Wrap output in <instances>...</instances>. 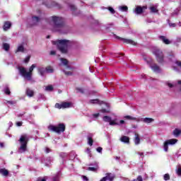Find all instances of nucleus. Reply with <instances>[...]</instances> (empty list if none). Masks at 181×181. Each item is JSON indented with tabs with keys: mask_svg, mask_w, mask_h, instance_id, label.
Listing matches in <instances>:
<instances>
[{
	"mask_svg": "<svg viewBox=\"0 0 181 181\" xmlns=\"http://www.w3.org/2000/svg\"><path fill=\"white\" fill-rule=\"evenodd\" d=\"M35 68H36V64H33L29 68V71H27L26 68H25L23 66H18V70L19 71V73H20L21 76H22V77H24L25 78L30 81V80H32L33 70Z\"/></svg>",
	"mask_w": 181,
	"mask_h": 181,
	"instance_id": "obj_1",
	"label": "nucleus"
},
{
	"mask_svg": "<svg viewBox=\"0 0 181 181\" xmlns=\"http://www.w3.org/2000/svg\"><path fill=\"white\" fill-rule=\"evenodd\" d=\"M55 45L61 53L66 54L68 52L69 45H70V40H58L56 41Z\"/></svg>",
	"mask_w": 181,
	"mask_h": 181,
	"instance_id": "obj_2",
	"label": "nucleus"
},
{
	"mask_svg": "<svg viewBox=\"0 0 181 181\" xmlns=\"http://www.w3.org/2000/svg\"><path fill=\"white\" fill-rule=\"evenodd\" d=\"M18 141L21 144V146L18 148V151L20 152V153H23V152H26L28 149V142H29V137H28V135H22Z\"/></svg>",
	"mask_w": 181,
	"mask_h": 181,
	"instance_id": "obj_3",
	"label": "nucleus"
},
{
	"mask_svg": "<svg viewBox=\"0 0 181 181\" xmlns=\"http://www.w3.org/2000/svg\"><path fill=\"white\" fill-rule=\"evenodd\" d=\"M54 30H60L64 28V20L62 17L54 16L52 17Z\"/></svg>",
	"mask_w": 181,
	"mask_h": 181,
	"instance_id": "obj_4",
	"label": "nucleus"
},
{
	"mask_svg": "<svg viewBox=\"0 0 181 181\" xmlns=\"http://www.w3.org/2000/svg\"><path fill=\"white\" fill-rule=\"evenodd\" d=\"M48 130L51 132H55L56 134H62L66 131V125L64 123H59L57 126L50 124L48 126Z\"/></svg>",
	"mask_w": 181,
	"mask_h": 181,
	"instance_id": "obj_5",
	"label": "nucleus"
},
{
	"mask_svg": "<svg viewBox=\"0 0 181 181\" xmlns=\"http://www.w3.org/2000/svg\"><path fill=\"white\" fill-rule=\"evenodd\" d=\"M153 54H155L156 59L159 64H163V63H165V55H163L162 50L156 49L153 52Z\"/></svg>",
	"mask_w": 181,
	"mask_h": 181,
	"instance_id": "obj_6",
	"label": "nucleus"
},
{
	"mask_svg": "<svg viewBox=\"0 0 181 181\" xmlns=\"http://www.w3.org/2000/svg\"><path fill=\"white\" fill-rule=\"evenodd\" d=\"M146 62L147 64H149V66L151 67V70H153V71H154L155 73H159L160 71V67H159L158 65L156 64H153V59H146Z\"/></svg>",
	"mask_w": 181,
	"mask_h": 181,
	"instance_id": "obj_7",
	"label": "nucleus"
},
{
	"mask_svg": "<svg viewBox=\"0 0 181 181\" xmlns=\"http://www.w3.org/2000/svg\"><path fill=\"white\" fill-rule=\"evenodd\" d=\"M70 107H71V103L70 102H62L61 104H55V108H58V110H62V108H70Z\"/></svg>",
	"mask_w": 181,
	"mask_h": 181,
	"instance_id": "obj_8",
	"label": "nucleus"
},
{
	"mask_svg": "<svg viewBox=\"0 0 181 181\" xmlns=\"http://www.w3.org/2000/svg\"><path fill=\"white\" fill-rule=\"evenodd\" d=\"M115 37L116 39H119V40H122L123 43H127V45H132V46H136V42L132 40L122 38L119 36H116Z\"/></svg>",
	"mask_w": 181,
	"mask_h": 181,
	"instance_id": "obj_9",
	"label": "nucleus"
},
{
	"mask_svg": "<svg viewBox=\"0 0 181 181\" xmlns=\"http://www.w3.org/2000/svg\"><path fill=\"white\" fill-rule=\"evenodd\" d=\"M114 179H115V175L108 173H106V176L103 177L100 181H112Z\"/></svg>",
	"mask_w": 181,
	"mask_h": 181,
	"instance_id": "obj_10",
	"label": "nucleus"
},
{
	"mask_svg": "<svg viewBox=\"0 0 181 181\" xmlns=\"http://www.w3.org/2000/svg\"><path fill=\"white\" fill-rule=\"evenodd\" d=\"M145 9H148L146 6H137L135 9V13H136V15H141V13H144V11H145Z\"/></svg>",
	"mask_w": 181,
	"mask_h": 181,
	"instance_id": "obj_11",
	"label": "nucleus"
},
{
	"mask_svg": "<svg viewBox=\"0 0 181 181\" xmlns=\"http://www.w3.org/2000/svg\"><path fill=\"white\" fill-rule=\"evenodd\" d=\"M11 26H12V23H11V21H5L3 25V29L4 32H6V30H9Z\"/></svg>",
	"mask_w": 181,
	"mask_h": 181,
	"instance_id": "obj_12",
	"label": "nucleus"
},
{
	"mask_svg": "<svg viewBox=\"0 0 181 181\" xmlns=\"http://www.w3.org/2000/svg\"><path fill=\"white\" fill-rule=\"evenodd\" d=\"M158 39L160 40L163 41V43H164V45H170L171 42L169 39H167L165 36L164 35H160L158 37Z\"/></svg>",
	"mask_w": 181,
	"mask_h": 181,
	"instance_id": "obj_13",
	"label": "nucleus"
},
{
	"mask_svg": "<svg viewBox=\"0 0 181 181\" xmlns=\"http://www.w3.org/2000/svg\"><path fill=\"white\" fill-rule=\"evenodd\" d=\"M0 175L4 176V177H8L9 176V170L6 168H0Z\"/></svg>",
	"mask_w": 181,
	"mask_h": 181,
	"instance_id": "obj_14",
	"label": "nucleus"
},
{
	"mask_svg": "<svg viewBox=\"0 0 181 181\" xmlns=\"http://www.w3.org/2000/svg\"><path fill=\"white\" fill-rule=\"evenodd\" d=\"M90 104H99V105H102V104H105L104 101L99 100L98 99H92L89 101Z\"/></svg>",
	"mask_w": 181,
	"mask_h": 181,
	"instance_id": "obj_15",
	"label": "nucleus"
},
{
	"mask_svg": "<svg viewBox=\"0 0 181 181\" xmlns=\"http://www.w3.org/2000/svg\"><path fill=\"white\" fill-rule=\"evenodd\" d=\"M135 138L134 139V142L135 145H139L141 144V138H139V134L138 133H135Z\"/></svg>",
	"mask_w": 181,
	"mask_h": 181,
	"instance_id": "obj_16",
	"label": "nucleus"
},
{
	"mask_svg": "<svg viewBox=\"0 0 181 181\" xmlns=\"http://www.w3.org/2000/svg\"><path fill=\"white\" fill-rule=\"evenodd\" d=\"M120 141L124 144H129V137L127 136H122L120 138Z\"/></svg>",
	"mask_w": 181,
	"mask_h": 181,
	"instance_id": "obj_17",
	"label": "nucleus"
},
{
	"mask_svg": "<svg viewBox=\"0 0 181 181\" xmlns=\"http://www.w3.org/2000/svg\"><path fill=\"white\" fill-rule=\"evenodd\" d=\"M32 22H33V25H37V23H39V22H40V18H39L36 16H32Z\"/></svg>",
	"mask_w": 181,
	"mask_h": 181,
	"instance_id": "obj_18",
	"label": "nucleus"
},
{
	"mask_svg": "<svg viewBox=\"0 0 181 181\" xmlns=\"http://www.w3.org/2000/svg\"><path fill=\"white\" fill-rule=\"evenodd\" d=\"M26 95H28V97H33V95H35V92L31 89L28 88L26 90Z\"/></svg>",
	"mask_w": 181,
	"mask_h": 181,
	"instance_id": "obj_19",
	"label": "nucleus"
},
{
	"mask_svg": "<svg viewBox=\"0 0 181 181\" xmlns=\"http://www.w3.org/2000/svg\"><path fill=\"white\" fill-rule=\"evenodd\" d=\"M168 145H175V144H176V142H177V139H171L169 140L165 141Z\"/></svg>",
	"mask_w": 181,
	"mask_h": 181,
	"instance_id": "obj_20",
	"label": "nucleus"
},
{
	"mask_svg": "<svg viewBox=\"0 0 181 181\" xmlns=\"http://www.w3.org/2000/svg\"><path fill=\"white\" fill-rule=\"evenodd\" d=\"M154 119L151 117H146L144 119L143 122H145V124H151V122H153Z\"/></svg>",
	"mask_w": 181,
	"mask_h": 181,
	"instance_id": "obj_21",
	"label": "nucleus"
},
{
	"mask_svg": "<svg viewBox=\"0 0 181 181\" xmlns=\"http://www.w3.org/2000/svg\"><path fill=\"white\" fill-rule=\"evenodd\" d=\"M3 49L4 50H6V52H8L9 49H11V45L6 42H4L3 43Z\"/></svg>",
	"mask_w": 181,
	"mask_h": 181,
	"instance_id": "obj_22",
	"label": "nucleus"
},
{
	"mask_svg": "<svg viewBox=\"0 0 181 181\" xmlns=\"http://www.w3.org/2000/svg\"><path fill=\"white\" fill-rule=\"evenodd\" d=\"M21 52V53H23V52H25V47H23V45H20L18 47L16 53H18Z\"/></svg>",
	"mask_w": 181,
	"mask_h": 181,
	"instance_id": "obj_23",
	"label": "nucleus"
},
{
	"mask_svg": "<svg viewBox=\"0 0 181 181\" xmlns=\"http://www.w3.org/2000/svg\"><path fill=\"white\" fill-rule=\"evenodd\" d=\"M47 8H53V6H57V8H62V6H60V5H59V4L54 2V1H52L51 2V5L50 6H47Z\"/></svg>",
	"mask_w": 181,
	"mask_h": 181,
	"instance_id": "obj_24",
	"label": "nucleus"
},
{
	"mask_svg": "<svg viewBox=\"0 0 181 181\" xmlns=\"http://www.w3.org/2000/svg\"><path fill=\"white\" fill-rule=\"evenodd\" d=\"M45 71H47V73H53L54 69H53V67L51 66H48L45 68Z\"/></svg>",
	"mask_w": 181,
	"mask_h": 181,
	"instance_id": "obj_25",
	"label": "nucleus"
},
{
	"mask_svg": "<svg viewBox=\"0 0 181 181\" xmlns=\"http://www.w3.org/2000/svg\"><path fill=\"white\" fill-rule=\"evenodd\" d=\"M173 134L175 135V136H179L181 134V131L179 129H174Z\"/></svg>",
	"mask_w": 181,
	"mask_h": 181,
	"instance_id": "obj_26",
	"label": "nucleus"
},
{
	"mask_svg": "<svg viewBox=\"0 0 181 181\" xmlns=\"http://www.w3.org/2000/svg\"><path fill=\"white\" fill-rule=\"evenodd\" d=\"M38 71H39L40 76H45V73H46V69L44 67L40 68V69H38Z\"/></svg>",
	"mask_w": 181,
	"mask_h": 181,
	"instance_id": "obj_27",
	"label": "nucleus"
},
{
	"mask_svg": "<svg viewBox=\"0 0 181 181\" xmlns=\"http://www.w3.org/2000/svg\"><path fill=\"white\" fill-rule=\"evenodd\" d=\"M119 11L122 12H128V6H122L119 7Z\"/></svg>",
	"mask_w": 181,
	"mask_h": 181,
	"instance_id": "obj_28",
	"label": "nucleus"
},
{
	"mask_svg": "<svg viewBox=\"0 0 181 181\" xmlns=\"http://www.w3.org/2000/svg\"><path fill=\"white\" fill-rule=\"evenodd\" d=\"M163 148H164L165 152H168L169 149V143H168L166 141L164 142Z\"/></svg>",
	"mask_w": 181,
	"mask_h": 181,
	"instance_id": "obj_29",
	"label": "nucleus"
},
{
	"mask_svg": "<svg viewBox=\"0 0 181 181\" xmlns=\"http://www.w3.org/2000/svg\"><path fill=\"white\" fill-rule=\"evenodd\" d=\"M88 144L90 146H93L94 144V140H93V137H88Z\"/></svg>",
	"mask_w": 181,
	"mask_h": 181,
	"instance_id": "obj_30",
	"label": "nucleus"
},
{
	"mask_svg": "<svg viewBox=\"0 0 181 181\" xmlns=\"http://www.w3.org/2000/svg\"><path fill=\"white\" fill-rule=\"evenodd\" d=\"M176 174L177 176H181V165H178L177 169L175 170Z\"/></svg>",
	"mask_w": 181,
	"mask_h": 181,
	"instance_id": "obj_31",
	"label": "nucleus"
},
{
	"mask_svg": "<svg viewBox=\"0 0 181 181\" xmlns=\"http://www.w3.org/2000/svg\"><path fill=\"white\" fill-rule=\"evenodd\" d=\"M110 125L114 126V125H119V123L117 122V119L110 120Z\"/></svg>",
	"mask_w": 181,
	"mask_h": 181,
	"instance_id": "obj_32",
	"label": "nucleus"
},
{
	"mask_svg": "<svg viewBox=\"0 0 181 181\" xmlns=\"http://www.w3.org/2000/svg\"><path fill=\"white\" fill-rule=\"evenodd\" d=\"M150 11L152 13H156V12H158V8H156L155 6H151Z\"/></svg>",
	"mask_w": 181,
	"mask_h": 181,
	"instance_id": "obj_33",
	"label": "nucleus"
},
{
	"mask_svg": "<svg viewBox=\"0 0 181 181\" xmlns=\"http://www.w3.org/2000/svg\"><path fill=\"white\" fill-rule=\"evenodd\" d=\"M124 118L125 119H129L132 121L136 120V117H132V116H129V115L124 116Z\"/></svg>",
	"mask_w": 181,
	"mask_h": 181,
	"instance_id": "obj_34",
	"label": "nucleus"
},
{
	"mask_svg": "<svg viewBox=\"0 0 181 181\" xmlns=\"http://www.w3.org/2000/svg\"><path fill=\"white\" fill-rule=\"evenodd\" d=\"M61 62L64 66H67V64H69V61L66 59L61 58Z\"/></svg>",
	"mask_w": 181,
	"mask_h": 181,
	"instance_id": "obj_35",
	"label": "nucleus"
},
{
	"mask_svg": "<svg viewBox=\"0 0 181 181\" xmlns=\"http://www.w3.org/2000/svg\"><path fill=\"white\" fill-rule=\"evenodd\" d=\"M103 121H105V122H110L111 117H110L108 116H104L103 117Z\"/></svg>",
	"mask_w": 181,
	"mask_h": 181,
	"instance_id": "obj_36",
	"label": "nucleus"
},
{
	"mask_svg": "<svg viewBox=\"0 0 181 181\" xmlns=\"http://www.w3.org/2000/svg\"><path fill=\"white\" fill-rule=\"evenodd\" d=\"M107 9L110 12V13H112V15H114V13H115V10L111 7V6H109L107 8Z\"/></svg>",
	"mask_w": 181,
	"mask_h": 181,
	"instance_id": "obj_37",
	"label": "nucleus"
},
{
	"mask_svg": "<svg viewBox=\"0 0 181 181\" xmlns=\"http://www.w3.org/2000/svg\"><path fill=\"white\" fill-rule=\"evenodd\" d=\"M4 93L5 94H6V95H11V90L9 89V88H6L4 89Z\"/></svg>",
	"mask_w": 181,
	"mask_h": 181,
	"instance_id": "obj_38",
	"label": "nucleus"
},
{
	"mask_svg": "<svg viewBox=\"0 0 181 181\" xmlns=\"http://www.w3.org/2000/svg\"><path fill=\"white\" fill-rule=\"evenodd\" d=\"M163 179L164 180H170V175L168 173L165 174L163 176Z\"/></svg>",
	"mask_w": 181,
	"mask_h": 181,
	"instance_id": "obj_39",
	"label": "nucleus"
},
{
	"mask_svg": "<svg viewBox=\"0 0 181 181\" xmlns=\"http://www.w3.org/2000/svg\"><path fill=\"white\" fill-rule=\"evenodd\" d=\"M45 90H47V91H53V86L49 85L46 86Z\"/></svg>",
	"mask_w": 181,
	"mask_h": 181,
	"instance_id": "obj_40",
	"label": "nucleus"
},
{
	"mask_svg": "<svg viewBox=\"0 0 181 181\" xmlns=\"http://www.w3.org/2000/svg\"><path fill=\"white\" fill-rule=\"evenodd\" d=\"M6 103L9 104L10 105H15V104H16V101H15V100H7Z\"/></svg>",
	"mask_w": 181,
	"mask_h": 181,
	"instance_id": "obj_41",
	"label": "nucleus"
},
{
	"mask_svg": "<svg viewBox=\"0 0 181 181\" xmlns=\"http://www.w3.org/2000/svg\"><path fill=\"white\" fill-rule=\"evenodd\" d=\"M87 170L91 172H97V168L95 167H88Z\"/></svg>",
	"mask_w": 181,
	"mask_h": 181,
	"instance_id": "obj_42",
	"label": "nucleus"
},
{
	"mask_svg": "<svg viewBox=\"0 0 181 181\" xmlns=\"http://www.w3.org/2000/svg\"><path fill=\"white\" fill-rule=\"evenodd\" d=\"M69 8H70L71 11H72L73 12H74V11H76V9H77L76 6H74L73 4L69 5Z\"/></svg>",
	"mask_w": 181,
	"mask_h": 181,
	"instance_id": "obj_43",
	"label": "nucleus"
},
{
	"mask_svg": "<svg viewBox=\"0 0 181 181\" xmlns=\"http://www.w3.org/2000/svg\"><path fill=\"white\" fill-rule=\"evenodd\" d=\"M76 90H78V93H81V94H84V89H83L82 88H76Z\"/></svg>",
	"mask_w": 181,
	"mask_h": 181,
	"instance_id": "obj_44",
	"label": "nucleus"
},
{
	"mask_svg": "<svg viewBox=\"0 0 181 181\" xmlns=\"http://www.w3.org/2000/svg\"><path fill=\"white\" fill-rule=\"evenodd\" d=\"M64 73L65 76H72L73 75V72H71V71H64Z\"/></svg>",
	"mask_w": 181,
	"mask_h": 181,
	"instance_id": "obj_45",
	"label": "nucleus"
},
{
	"mask_svg": "<svg viewBox=\"0 0 181 181\" xmlns=\"http://www.w3.org/2000/svg\"><path fill=\"white\" fill-rule=\"evenodd\" d=\"M30 60V56H28L25 59V63H29V61Z\"/></svg>",
	"mask_w": 181,
	"mask_h": 181,
	"instance_id": "obj_46",
	"label": "nucleus"
},
{
	"mask_svg": "<svg viewBox=\"0 0 181 181\" xmlns=\"http://www.w3.org/2000/svg\"><path fill=\"white\" fill-rule=\"evenodd\" d=\"M97 152H98L99 153H101L103 152V147H98L96 148Z\"/></svg>",
	"mask_w": 181,
	"mask_h": 181,
	"instance_id": "obj_47",
	"label": "nucleus"
},
{
	"mask_svg": "<svg viewBox=\"0 0 181 181\" xmlns=\"http://www.w3.org/2000/svg\"><path fill=\"white\" fill-rule=\"evenodd\" d=\"M100 112L108 113V112H110V110H107L106 109H102V110H100Z\"/></svg>",
	"mask_w": 181,
	"mask_h": 181,
	"instance_id": "obj_48",
	"label": "nucleus"
},
{
	"mask_svg": "<svg viewBox=\"0 0 181 181\" xmlns=\"http://www.w3.org/2000/svg\"><path fill=\"white\" fill-rule=\"evenodd\" d=\"M169 26H170V28H175L176 27V23H169Z\"/></svg>",
	"mask_w": 181,
	"mask_h": 181,
	"instance_id": "obj_49",
	"label": "nucleus"
},
{
	"mask_svg": "<svg viewBox=\"0 0 181 181\" xmlns=\"http://www.w3.org/2000/svg\"><path fill=\"white\" fill-rule=\"evenodd\" d=\"M50 152H52V149L49 148H45V153H50Z\"/></svg>",
	"mask_w": 181,
	"mask_h": 181,
	"instance_id": "obj_50",
	"label": "nucleus"
},
{
	"mask_svg": "<svg viewBox=\"0 0 181 181\" xmlns=\"http://www.w3.org/2000/svg\"><path fill=\"white\" fill-rule=\"evenodd\" d=\"M175 64L181 68V61H175Z\"/></svg>",
	"mask_w": 181,
	"mask_h": 181,
	"instance_id": "obj_51",
	"label": "nucleus"
},
{
	"mask_svg": "<svg viewBox=\"0 0 181 181\" xmlns=\"http://www.w3.org/2000/svg\"><path fill=\"white\" fill-rule=\"evenodd\" d=\"M136 180L137 181H143L144 180L142 179V176L141 175H139L136 178Z\"/></svg>",
	"mask_w": 181,
	"mask_h": 181,
	"instance_id": "obj_52",
	"label": "nucleus"
},
{
	"mask_svg": "<svg viewBox=\"0 0 181 181\" xmlns=\"http://www.w3.org/2000/svg\"><path fill=\"white\" fill-rule=\"evenodd\" d=\"M82 179L84 181H88V177H87V176H86V175H82Z\"/></svg>",
	"mask_w": 181,
	"mask_h": 181,
	"instance_id": "obj_53",
	"label": "nucleus"
},
{
	"mask_svg": "<svg viewBox=\"0 0 181 181\" xmlns=\"http://www.w3.org/2000/svg\"><path fill=\"white\" fill-rule=\"evenodd\" d=\"M86 152H87V153H88V155L91 154V150L90 149V148H86Z\"/></svg>",
	"mask_w": 181,
	"mask_h": 181,
	"instance_id": "obj_54",
	"label": "nucleus"
},
{
	"mask_svg": "<svg viewBox=\"0 0 181 181\" xmlns=\"http://www.w3.org/2000/svg\"><path fill=\"white\" fill-rule=\"evenodd\" d=\"M49 54H50L51 56H54V55H56V51H51L50 53H49Z\"/></svg>",
	"mask_w": 181,
	"mask_h": 181,
	"instance_id": "obj_55",
	"label": "nucleus"
},
{
	"mask_svg": "<svg viewBox=\"0 0 181 181\" xmlns=\"http://www.w3.org/2000/svg\"><path fill=\"white\" fill-rule=\"evenodd\" d=\"M17 127H22V122H18L16 123Z\"/></svg>",
	"mask_w": 181,
	"mask_h": 181,
	"instance_id": "obj_56",
	"label": "nucleus"
},
{
	"mask_svg": "<svg viewBox=\"0 0 181 181\" xmlns=\"http://www.w3.org/2000/svg\"><path fill=\"white\" fill-rule=\"evenodd\" d=\"M119 124H120L121 125H122L123 124H125V121H124V120H120Z\"/></svg>",
	"mask_w": 181,
	"mask_h": 181,
	"instance_id": "obj_57",
	"label": "nucleus"
},
{
	"mask_svg": "<svg viewBox=\"0 0 181 181\" xmlns=\"http://www.w3.org/2000/svg\"><path fill=\"white\" fill-rule=\"evenodd\" d=\"M168 87H170V88H172L173 87V84L168 83Z\"/></svg>",
	"mask_w": 181,
	"mask_h": 181,
	"instance_id": "obj_58",
	"label": "nucleus"
},
{
	"mask_svg": "<svg viewBox=\"0 0 181 181\" xmlns=\"http://www.w3.org/2000/svg\"><path fill=\"white\" fill-rule=\"evenodd\" d=\"M94 117H100V113H96L94 115Z\"/></svg>",
	"mask_w": 181,
	"mask_h": 181,
	"instance_id": "obj_59",
	"label": "nucleus"
},
{
	"mask_svg": "<svg viewBox=\"0 0 181 181\" xmlns=\"http://www.w3.org/2000/svg\"><path fill=\"white\" fill-rule=\"evenodd\" d=\"M0 146H1V148H4V143H0Z\"/></svg>",
	"mask_w": 181,
	"mask_h": 181,
	"instance_id": "obj_60",
	"label": "nucleus"
},
{
	"mask_svg": "<svg viewBox=\"0 0 181 181\" xmlns=\"http://www.w3.org/2000/svg\"><path fill=\"white\" fill-rule=\"evenodd\" d=\"M139 155H140V156L144 157V153H139Z\"/></svg>",
	"mask_w": 181,
	"mask_h": 181,
	"instance_id": "obj_61",
	"label": "nucleus"
},
{
	"mask_svg": "<svg viewBox=\"0 0 181 181\" xmlns=\"http://www.w3.org/2000/svg\"><path fill=\"white\" fill-rule=\"evenodd\" d=\"M178 84L181 85V80L177 81Z\"/></svg>",
	"mask_w": 181,
	"mask_h": 181,
	"instance_id": "obj_62",
	"label": "nucleus"
},
{
	"mask_svg": "<svg viewBox=\"0 0 181 181\" xmlns=\"http://www.w3.org/2000/svg\"><path fill=\"white\" fill-rule=\"evenodd\" d=\"M47 39H50V35H47Z\"/></svg>",
	"mask_w": 181,
	"mask_h": 181,
	"instance_id": "obj_63",
	"label": "nucleus"
},
{
	"mask_svg": "<svg viewBox=\"0 0 181 181\" xmlns=\"http://www.w3.org/2000/svg\"><path fill=\"white\" fill-rule=\"evenodd\" d=\"M173 15H177V13H173Z\"/></svg>",
	"mask_w": 181,
	"mask_h": 181,
	"instance_id": "obj_64",
	"label": "nucleus"
}]
</instances>
